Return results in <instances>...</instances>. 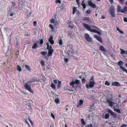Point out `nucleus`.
I'll list each match as a JSON object with an SVG mask.
<instances>
[{
	"mask_svg": "<svg viewBox=\"0 0 127 127\" xmlns=\"http://www.w3.org/2000/svg\"><path fill=\"white\" fill-rule=\"evenodd\" d=\"M97 31V30H96L95 29H91V30L90 31L91 32H94L96 33Z\"/></svg>",
	"mask_w": 127,
	"mask_h": 127,
	"instance_id": "49",
	"label": "nucleus"
},
{
	"mask_svg": "<svg viewBox=\"0 0 127 127\" xmlns=\"http://www.w3.org/2000/svg\"><path fill=\"white\" fill-rule=\"evenodd\" d=\"M112 86H115L116 87H119L121 86V85H120L119 82H113V83L111 84V87Z\"/></svg>",
	"mask_w": 127,
	"mask_h": 127,
	"instance_id": "14",
	"label": "nucleus"
},
{
	"mask_svg": "<svg viewBox=\"0 0 127 127\" xmlns=\"http://www.w3.org/2000/svg\"><path fill=\"white\" fill-rule=\"evenodd\" d=\"M94 37L96 39H98V38H100V37L98 36L97 34H94Z\"/></svg>",
	"mask_w": 127,
	"mask_h": 127,
	"instance_id": "40",
	"label": "nucleus"
},
{
	"mask_svg": "<svg viewBox=\"0 0 127 127\" xmlns=\"http://www.w3.org/2000/svg\"><path fill=\"white\" fill-rule=\"evenodd\" d=\"M120 50L121 51L120 53L121 54H124L125 53L126 50H123L121 48H120Z\"/></svg>",
	"mask_w": 127,
	"mask_h": 127,
	"instance_id": "31",
	"label": "nucleus"
},
{
	"mask_svg": "<svg viewBox=\"0 0 127 127\" xmlns=\"http://www.w3.org/2000/svg\"><path fill=\"white\" fill-rule=\"evenodd\" d=\"M83 26L86 29L88 30L89 31H90L91 30V28L86 23H83Z\"/></svg>",
	"mask_w": 127,
	"mask_h": 127,
	"instance_id": "12",
	"label": "nucleus"
},
{
	"mask_svg": "<svg viewBox=\"0 0 127 127\" xmlns=\"http://www.w3.org/2000/svg\"><path fill=\"white\" fill-rule=\"evenodd\" d=\"M91 12V11L90 10H86V11L85 12V13L87 14H90Z\"/></svg>",
	"mask_w": 127,
	"mask_h": 127,
	"instance_id": "46",
	"label": "nucleus"
},
{
	"mask_svg": "<svg viewBox=\"0 0 127 127\" xmlns=\"http://www.w3.org/2000/svg\"><path fill=\"white\" fill-rule=\"evenodd\" d=\"M67 24H68L69 26L71 25L72 23H71V22L70 21H68V22H67Z\"/></svg>",
	"mask_w": 127,
	"mask_h": 127,
	"instance_id": "55",
	"label": "nucleus"
},
{
	"mask_svg": "<svg viewBox=\"0 0 127 127\" xmlns=\"http://www.w3.org/2000/svg\"><path fill=\"white\" fill-rule=\"evenodd\" d=\"M50 22L51 23H55V21L54 19H51L50 21Z\"/></svg>",
	"mask_w": 127,
	"mask_h": 127,
	"instance_id": "52",
	"label": "nucleus"
},
{
	"mask_svg": "<svg viewBox=\"0 0 127 127\" xmlns=\"http://www.w3.org/2000/svg\"><path fill=\"white\" fill-rule=\"evenodd\" d=\"M83 26L86 29L88 30L89 31H90L91 30V28L86 23H83Z\"/></svg>",
	"mask_w": 127,
	"mask_h": 127,
	"instance_id": "13",
	"label": "nucleus"
},
{
	"mask_svg": "<svg viewBox=\"0 0 127 127\" xmlns=\"http://www.w3.org/2000/svg\"><path fill=\"white\" fill-rule=\"evenodd\" d=\"M26 69H27V70L30 71L31 70V69L29 66L27 65H24Z\"/></svg>",
	"mask_w": 127,
	"mask_h": 127,
	"instance_id": "24",
	"label": "nucleus"
},
{
	"mask_svg": "<svg viewBox=\"0 0 127 127\" xmlns=\"http://www.w3.org/2000/svg\"><path fill=\"white\" fill-rule=\"evenodd\" d=\"M127 126V125L125 124H122L121 126V127H126Z\"/></svg>",
	"mask_w": 127,
	"mask_h": 127,
	"instance_id": "62",
	"label": "nucleus"
},
{
	"mask_svg": "<svg viewBox=\"0 0 127 127\" xmlns=\"http://www.w3.org/2000/svg\"><path fill=\"white\" fill-rule=\"evenodd\" d=\"M84 37L87 41L89 42H91L92 41V40L90 36L87 33H86L84 34Z\"/></svg>",
	"mask_w": 127,
	"mask_h": 127,
	"instance_id": "8",
	"label": "nucleus"
},
{
	"mask_svg": "<svg viewBox=\"0 0 127 127\" xmlns=\"http://www.w3.org/2000/svg\"><path fill=\"white\" fill-rule=\"evenodd\" d=\"M38 47L37 44L36 43H35L33 45L32 48L33 49H36Z\"/></svg>",
	"mask_w": 127,
	"mask_h": 127,
	"instance_id": "28",
	"label": "nucleus"
},
{
	"mask_svg": "<svg viewBox=\"0 0 127 127\" xmlns=\"http://www.w3.org/2000/svg\"><path fill=\"white\" fill-rule=\"evenodd\" d=\"M81 81H82V84H85L86 82V79L85 77H83V79H82Z\"/></svg>",
	"mask_w": 127,
	"mask_h": 127,
	"instance_id": "34",
	"label": "nucleus"
},
{
	"mask_svg": "<svg viewBox=\"0 0 127 127\" xmlns=\"http://www.w3.org/2000/svg\"><path fill=\"white\" fill-rule=\"evenodd\" d=\"M106 98L107 99H106V101H103V102L105 104L107 103H108L109 104V106L110 107H113L114 104L115 103L111 101L112 98H110V97H106Z\"/></svg>",
	"mask_w": 127,
	"mask_h": 127,
	"instance_id": "2",
	"label": "nucleus"
},
{
	"mask_svg": "<svg viewBox=\"0 0 127 127\" xmlns=\"http://www.w3.org/2000/svg\"><path fill=\"white\" fill-rule=\"evenodd\" d=\"M41 64L42 65V66H43L45 65V64L44 63V62L42 60H41V61L40 62Z\"/></svg>",
	"mask_w": 127,
	"mask_h": 127,
	"instance_id": "47",
	"label": "nucleus"
},
{
	"mask_svg": "<svg viewBox=\"0 0 127 127\" xmlns=\"http://www.w3.org/2000/svg\"><path fill=\"white\" fill-rule=\"evenodd\" d=\"M88 5L91 7L92 8H96L97 10L98 9V6L96 5L95 3H93L91 0L88 1Z\"/></svg>",
	"mask_w": 127,
	"mask_h": 127,
	"instance_id": "5",
	"label": "nucleus"
},
{
	"mask_svg": "<svg viewBox=\"0 0 127 127\" xmlns=\"http://www.w3.org/2000/svg\"><path fill=\"white\" fill-rule=\"evenodd\" d=\"M37 24V22L36 21H35L33 22V26H35Z\"/></svg>",
	"mask_w": 127,
	"mask_h": 127,
	"instance_id": "57",
	"label": "nucleus"
},
{
	"mask_svg": "<svg viewBox=\"0 0 127 127\" xmlns=\"http://www.w3.org/2000/svg\"><path fill=\"white\" fill-rule=\"evenodd\" d=\"M77 3V4L78 7L80 6V2L79 1V0H76Z\"/></svg>",
	"mask_w": 127,
	"mask_h": 127,
	"instance_id": "59",
	"label": "nucleus"
},
{
	"mask_svg": "<svg viewBox=\"0 0 127 127\" xmlns=\"http://www.w3.org/2000/svg\"><path fill=\"white\" fill-rule=\"evenodd\" d=\"M55 2L57 3H58L59 4H61V3L60 0H56Z\"/></svg>",
	"mask_w": 127,
	"mask_h": 127,
	"instance_id": "56",
	"label": "nucleus"
},
{
	"mask_svg": "<svg viewBox=\"0 0 127 127\" xmlns=\"http://www.w3.org/2000/svg\"><path fill=\"white\" fill-rule=\"evenodd\" d=\"M49 28H51V30H52V31H54V30H53L54 29V27H53V25H52L51 24H49Z\"/></svg>",
	"mask_w": 127,
	"mask_h": 127,
	"instance_id": "38",
	"label": "nucleus"
},
{
	"mask_svg": "<svg viewBox=\"0 0 127 127\" xmlns=\"http://www.w3.org/2000/svg\"><path fill=\"white\" fill-rule=\"evenodd\" d=\"M32 82H39L40 81V80L39 79H37V78L35 77L32 78Z\"/></svg>",
	"mask_w": 127,
	"mask_h": 127,
	"instance_id": "21",
	"label": "nucleus"
},
{
	"mask_svg": "<svg viewBox=\"0 0 127 127\" xmlns=\"http://www.w3.org/2000/svg\"><path fill=\"white\" fill-rule=\"evenodd\" d=\"M81 122L82 125L83 126L86 125V123L85 122L84 119L82 118L81 119Z\"/></svg>",
	"mask_w": 127,
	"mask_h": 127,
	"instance_id": "32",
	"label": "nucleus"
},
{
	"mask_svg": "<svg viewBox=\"0 0 127 127\" xmlns=\"http://www.w3.org/2000/svg\"><path fill=\"white\" fill-rule=\"evenodd\" d=\"M121 13H127V7L125 6L122 9V10L121 11Z\"/></svg>",
	"mask_w": 127,
	"mask_h": 127,
	"instance_id": "18",
	"label": "nucleus"
},
{
	"mask_svg": "<svg viewBox=\"0 0 127 127\" xmlns=\"http://www.w3.org/2000/svg\"><path fill=\"white\" fill-rule=\"evenodd\" d=\"M105 85L109 86L110 85V84L107 80L106 81L105 83Z\"/></svg>",
	"mask_w": 127,
	"mask_h": 127,
	"instance_id": "43",
	"label": "nucleus"
},
{
	"mask_svg": "<svg viewBox=\"0 0 127 127\" xmlns=\"http://www.w3.org/2000/svg\"><path fill=\"white\" fill-rule=\"evenodd\" d=\"M80 83V81L78 80H76L74 82L73 81L70 82L69 83L70 85L72 87V88H75L74 84L76 85H79Z\"/></svg>",
	"mask_w": 127,
	"mask_h": 127,
	"instance_id": "4",
	"label": "nucleus"
},
{
	"mask_svg": "<svg viewBox=\"0 0 127 127\" xmlns=\"http://www.w3.org/2000/svg\"><path fill=\"white\" fill-rule=\"evenodd\" d=\"M109 114L108 113H106L105 115V116L104 117H102L104 119H107L109 118Z\"/></svg>",
	"mask_w": 127,
	"mask_h": 127,
	"instance_id": "22",
	"label": "nucleus"
},
{
	"mask_svg": "<svg viewBox=\"0 0 127 127\" xmlns=\"http://www.w3.org/2000/svg\"><path fill=\"white\" fill-rule=\"evenodd\" d=\"M114 111H115L117 113L120 114L121 113V111L120 110V109H116L114 110Z\"/></svg>",
	"mask_w": 127,
	"mask_h": 127,
	"instance_id": "35",
	"label": "nucleus"
},
{
	"mask_svg": "<svg viewBox=\"0 0 127 127\" xmlns=\"http://www.w3.org/2000/svg\"><path fill=\"white\" fill-rule=\"evenodd\" d=\"M93 127V126L92 124L90 123L87 126H85V127Z\"/></svg>",
	"mask_w": 127,
	"mask_h": 127,
	"instance_id": "50",
	"label": "nucleus"
},
{
	"mask_svg": "<svg viewBox=\"0 0 127 127\" xmlns=\"http://www.w3.org/2000/svg\"><path fill=\"white\" fill-rule=\"evenodd\" d=\"M124 21L125 22H127V18L126 17H125L124 18Z\"/></svg>",
	"mask_w": 127,
	"mask_h": 127,
	"instance_id": "63",
	"label": "nucleus"
},
{
	"mask_svg": "<svg viewBox=\"0 0 127 127\" xmlns=\"http://www.w3.org/2000/svg\"><path fill=\"white\" fill-rule=\"evenodd\" d=\"M31 81H27V83L24 84V87H25L26 90H27L32 93H33V92L31 88V85H28L29 83H31Z\"/></svg>",
	"mask_w": 127,
	"mask_h": 127,
	"instance_id": "3",
	"label": "nucleus"
},
{
	"mask_svg": "<svg viewBox=\"0 0 127 127\" xmlns=\"http://www.w3.org/2000/svg\"><path fill=\"white\" fill-rule=\"evenodd\" d=\"M109 11V12H115V8L113 5H111Z\"/></svg>",
	"mask_w": 127,
	"mask_h": 127,
	"instance_id": "19",
	"label": "nucleus"
},
{
	"mask_svg": "<svg viewBox=\"0 0 127 127\" xmlns=\"http://www.w3.org/2000/svg\"><path fill=\"white\" fill-rule=\"evenodd\" d=\"M99 49L100 51L104 52H107V50L105 49V48L102 45L99 46Z\"/></svg>",
	"mask_w": 127,
	"mask_h": 127,
	"instance_id": "17",
	"label": "nucleus"
},
{
	"mask_svg": "<svg viewBox=\"0 0 127 127\" xmlns=\"http://www.w3.org/2000/svg\"><path fill=\"white\" fill-rule=\"evenodd\" d=\"M107 112L110 114L111 116H113L114 118H116L117 117V114L113 112L111 109H108Z\"/></svg>",
	"mask_w": 127,
	"mask_h": 127,
	"instance_id": "6",
	"label": "nucleus"
},
{
	"mask_svg": "<svg viewBox=\"0 0 127 127\" xmlns=\"http://www.w3.org/2000/svg\"><path fill=\"white\" fill-rule=\"evenodd\" d=\"M54 101L57 104H59L60 103V100L58 97L55 99Z\"/></svg>",
	"mask_w": 127,
	"mask_h": 127,
	"instance_id": "23",
	"label": "nucleus"
},
{
	"mask_svg": "<svg viewBox=\"0 0 127 127\" xmlns=\"http://www.w3.org/2000/svg\"><path fill=\"white\" fill-rule=\"evenodd\" d=\"M16 68H17V70L18 71L20 72L21 71L22 68L19 65H17Z\"/></svg>",
	"mask_w": 127,
	"mask_h": 127,
	"instance_id": "30",
	"label": "nucleus"
},
{
	"mask_svg": "<svg viewBox=\"0 0 127 127\" xmlns=\"http://www.w3.org/2000/svg\"><path fill=\"white\" fill-rule=\"evenodd\" d=\"M95 84V82L94 81V77L93 76H92L91 78L90 79L89 84H86V88L88 89L92 88L94 87Z\"/></svg>",
	"mask_w": 127,
	"mask_h": 127,
	"instance_id": "1",
	"label": "nucleus"
},
{
	"mask_svg": "<svg viewBox=\"0 0 127 127\" xmlns=\"http://www.w3.org/2000/svg\"><path fill=\"white\" fill-rule=\"evenodd\" d=\"M29 34H29V33L27 32H26L25 33V34H24V35H25V36L27 37L28 36H29Z\"/></svg>",
	"mask_w": 127,
	"mask_h": 127,
	"instance_id": "51",
	"label": "nucleus"
},
{
	"mask_svg": "<svg viewBox=\"0 0 127 127\" xmlns=\"http://www.w3.org/2000/svg\"><path fill=\"white\" fill-rule=\"evenodd\" d=\"M67 32H68L67 35L70 37H71L72 36V32H71V31H68Z\"/></svg>",
	"mask_w": 127,
	"mask_h": 127,
	"instance_id": "33",
	"label": "nucleus"
},
{
	"mask_svg": "<svg viewBox=\"0 0 127 127\" xmlns=\"http://www.w3.org/2000/svg\"><path fill=\"white\" fill-rule=\"evenodd\" d=\"M61 81H58V84L57 85V88L58 89H60L61 87Z\"/></svg>",
	"mask_w": 127,
	"mask_h": 127,
	"instance_id": "29",
	"label": "nucleus"
},
{
	"mask_svg": "<svg viewBox=\"0 0 127 127\" xmlns=\"http://www.w3.org/2000/svg\"><path fill=\"white\" fill-rule=\"evenodd\" d=\"M43 43V40L42 39H40V44L42 45Z\"/></svg>",
	"mask_w": 127,
	"mask_h": 127,
	"instance_id": "48",
	"label": "nucleus"
},
{
	"mask_svg": "<svg viewBox=\"0 0 127 127\" xmlns=\"http://www.w3.org/2000/svg\"><path fill=\"white\" fill-rule=\"evenodd\" d=\"M73 49L72 46L69 47L68 51L66 52L67 54L68 55V56H71L73 53Z\"/></svg>",
	"mask_w": 127,
	"mask_h": 127,
	"instance_id": "9",
	"label": "nucleus"
},
{
	"mask_svg": "<svg viewBox=\"0 0 127 127\" xmlns=\"http://www.w3.org/2000/svg\"><path fill=\"white\" fill-rule=\"evenodd\" d=\"M59 44L60 45H61L63 44V41L62 39L59 40Z\"/></svg>",
	"mask_w": 127,
	"mask_h": 127,
	"instance_id": "39",
	"label": "nucleus"
},
{
	"mask_svg": "<svg viewBox=\"0 0 127 127\" xmlns=\"http://www.w3.org/2000/svg\"><path fill=\"white\" fill-rule=\"evenodd\" d=\"M86 21H88L89 22L91 23L92 22V21L91 19H90L89 17V18L87 19Z\"/></svg>",
	"mask_w": 127,
	"mask_h": 127,
	"instance_id": "53",
	"label": "nucleus"
},
{
	"mask_svg": "<svg viewBox=\"0 0 127 127\" xmlns=\"http://www.w3.org/2000/svg\"><path fill=\"white\" fill-rule=\"evenodd\" d=\"M64 9V7H60L59 8V11H63Z\"/></svg>",
	"mask_w": 127,
	"mask_h": 127,
	"instance_id": "45",
	"label": "nucleus"
},
{
	"mask_svg": "<svg viewBox=\"0 0 127 127\" xmlns=\"http://www.w3.org/2000/svg\"><path fill=\"white\" fill-rule=\"evenodd\" d=\"M19 52L18 51V52L17 51H16L15 52V53H14V54L16 56V58H17V56H18V55H19Z\"/></svg>",
	"mask_w": 127,
	"mask_h": 127,
	"instance_id": "41",
	"label": "nucleus"
},
{
	"mask_svg": "<svg viewBox=\"0 0 127 127\" xmlns=\"http://www.w3.org/2000/svg\"><path fill=\"white\" fill-rule=\"evenodd\" d=\"M84 101L83 100L80 99L79 101V102L77 103V104L76 107L78 108H80L81 105H82Z\"/></svg>",
	"mask_w": 127,
	"mask_h": 127,
	"instance_id": "15",
	"label": "nucleus"
},
{
	"mask_svg": "<svg viewBox=\"0 0 127 127\" xmlns=\"http://www.w3.org/2000/svg\"><path fill=\"white\" fill-rule=\"evenodd\" d=\"M53 37L52 36H51L49 38L48 41L50 42V43L51 44V45L53 44L54 42L53 40Z\"/></svg>",
	"mask_w": 127,
	"mask_h": 127,
	"instance_id": "16",
	"label": "nucleus"
},
{
	"mask_svg": "<svg viewBox=\"0 0 127 127\" xmlns=\"http://www.w3.org/2000/svg\"><path fill=\"white\" fill-rule=\"evenodd\" d=\"M122 10V8L119 5H117V11L119 13H121V11Z\"/></svg>",
	"mask_w": 127,
	"mask_h": 127,
	"instance_id": "20",
	"label": "nucleus"
},
{
	"mask_svg": "<svg viewBox=\"0 0 127 127\" xmlns=\"http://www.w3.org/2000/svg\"><path fill=\"white\" fill-rule=\"evenodd\" d=\"M47 53V52L46 51H43L41 52V54L44 55H45Z\"/></svg>",
	"mask_w": 127,
	"mask_h": 127,
	"instance_id": "42",
	"label": "nucleus"
},
{
	"mask_svg": "<svg viewBox=\"0 0 127 127\" xmlns=\"http://www.w3.org/2000/svg\"><path fill=\"white\" fill-rule=\"evenodd\" d=\"M47 49L48 50V55L49 56H50L52 55L54 51L53 49H49V44L48 43H46Z\"/></svg>",
	"mask_w": 127,
	"mask_h": 127,
	"instance_id": "7",
	"label": "nucleus"
},
{
	"mask_svg": "<svg viewBox=\"0 0 127 127\" xmlns=\"http://www.w3.org/2000/svg\"><path fill=\"white\" fill-rule=\"evenodd\" d=\"M115 105L113 106L114 110L115 109H118L119 107V105L118 104L115 103Z\"/></svg>",
	"mask_w": 127,
	"mask_h": 127,
	"instance_id": "25",
	"label": "nucleus"
},
{
	"mask_svg": "<svg viewBox=\"0 0 127 127\" xmlns=\"http://www.w3.org/2000/svg\"><path fill=\"white\" fill-rule=\"evenodd\" d=\"M124 63L122 61H120L118 62L117 64L118 66H119V67L122 70H123V69H124L125 67H123L122 66L123 65Z\"/></svg>",
	"mask_w": 127,
	"mask_h": 127,
	"instance_id": "11",
	"label": "nucleus"
},
{
	"mask_svg": "<svg viewBox=\"0 0 127 127\" xmlns=\"http://www.w3.org/2000/svg\"><path fill=\"white\" fill-rule=\"evenodd\" d=\"M12 6L13 7L14 6L16 5V4L15 2H12Z\"/></svg>",
	"mask_w": 127,
	"mask_h": 127,
	"instance_id": "54",
	"label": "nucleus"
},
{
	"mask_svg": "<svg viewBox=\"0 0 127 127\" xmlns=\"http://www.w3.org/2000/svg\"><path fill=\"white\" fill-rule=\"evenodd\" d=\"M51 117L53 118V119H55V117L54 116V114H53V113H51Z\"/></svg>",
	"mask_w": 127,
	"mask_h": 127,
	"instance_id": "61",
	"label": "nucleus"
},
{
	"mask_svg": "<svg viewBox=\"0 0 127 127\" xmlns=\"http://www.w3.org/2000/svg\"><path fill=\"white\" fill-rule=\"evenodd\" d=\"M76 14L78 16H79L80 15V12H79L76 9V7H73V8L72 9V14L74 15L76 11Z\"/></svg>",
	"mask_w": 127,
	"mask_h": 127,
	"instance_id": "10",
	"label": "nucleus"
},
{
	"mask_svg": "<svg viewBox=\"0 0 127 127\" xmlns=\"http://www.w3.org/2000/svg\"><path fill=\"white\" fill-rule=\"evenodd\" d=\"M110 13V15L112 17H115V12H109Z\"/></svg>",
	"mask_w": 127,
	"mask_h": 127,
	"instance_id": "27",
	"label": "nucleus"
},
{
	"mask_svg": "<svg viewBox=\"0 0 127 127\" xmlns=\"http://www.w3.org/2000/svg\"><path fill=\"white\" fill-rule=\"evenodd\" d=\"M50 86L54 90L56 89V87L54 83H53V82H52L51 83L50 85Z\"/></svg>",
	"mask_w": 127,
	"mask_h": 127,
	"instance_id": "26",
	"label": "nucleus"
},
{
	"mask_svg": "<svg viewBox=\"0 0 127 127\" xmlns=\"http://www.w3.org/2000/svg\"><path fill=\"white\" fill-rule=\"evenodd\" d=\"M123 70H123V72H125V71L127 73V70L125 68H123Z\"/></svg>",
	"mask_w": 127,
	"mask_h": 127,
	"instance_id": "64",
	"label": "nucleus"
},
{
	"mask_svg": "<svg viewBox=\"0 0 127 127\" xmlns=\"http://www.w3.org/2000/svg\"><path fill=\"white\" fill-rule=\"evenodd\" d=\"M64 91H65L64 92L66 94H70L69 91H70V89H66V90H64Z\"/></svg>",
	"mask_w": 127,
	"mask_h": 127,
	"instance_id": "36",
	"label": "nucleus"
},
{
	"mask_svg": "<svg viewBox=\"0 0 127 127\" xmlns=\"http://www.w3.org/2000/svg\"><path fill=\"white\" fill-rule=\"evenodd\" d=\"M98 41L100 43H102V39L100 37V38H98L97 39Z\"/></svg>",
	"mask_w": 127,
	"mask_h": 127,
	"instance_id": "44",
	"label": "nucleus"
},
{
	"mask_svg": "<svg viewBox=\"0 0 127 127\" xmlns=\"http://www.w3.org/2000/svg\"><path fill=\"white\" fill-rule=\"evenodd\" d=\"M89 17H84V18H83V20H85V21L86 20H87V19H88V18H89Z\"/></svg>",
	"mask_w": 127,
	"mask_h": 127,
	"instance_id": "60",
	"label": "nucleus"
},
{
	"mask_svg": "<svg viewBox=\"0 0 127 127\" xmlns=\"http://www.w3.org/2000/svg\"><path fill=\"white\" fill-rule=\"evenodd\" d=\"M81 5H82L83 7L82 10H83V11H84L85 9L86 8V5L85 4H81Z\"/></svg>",
	"mask_w": 127,
	"mask_h": 127,
	"instance_id": "37",
	"label": "nucleus"
},
{
	"mask_svg": "<svg viewBox=\"0 0 127 127\" xmlns=\"http://www.w3.org/2000/svg\"><path fill=\"white\" fill-rule=\"evenodd\" d=\"M29 120L30 123H31L32 126H33V122H32V121L29 118Z\"/></svg>",
	"mask_w": 127,
	"mask_h": 127,
	"instance_id": "58",
	"label": "nucleus"
}]
</instances>
